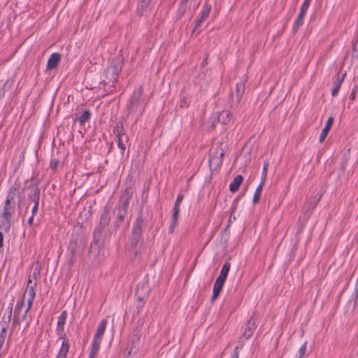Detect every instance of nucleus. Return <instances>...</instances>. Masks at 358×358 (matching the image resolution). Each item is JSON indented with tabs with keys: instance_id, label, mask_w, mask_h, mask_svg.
<instances>
[{
	"instance_id": "nucleus-53",
	"label": "nucleus",
	"mask_w": 358,
	"mask_h": 358,
	"mask_svg": "<svg viewBox=\"0 0 358 358\" xmlns=\"http://www.w3.org/2000/svg\"><path fill=\"white\" fill-rule=\"evenodd\" d=\"M207 64V58H206L201 63V67H204Z\"/></svg>"
},
{
	"instance_id": "nucleus-14",
	"label": "nucleus",
	"mask_w": 358,
	"mask_h": 358,
	"mask_svg": "<svg viewBox=\"0 0 358 358\" xmlns=\"http://www.w3.org/2000/svg\"><path fill=\"white\" fill-rule=\"evenodd\" d=\"M61 59V55L59 53L55 52L50 55L48 60L47 64V70H52L53 69H55L59 61Z\"/></svg>"
},
{
	"instance_id": "nucleus-48",
	"label": "nucleus",
	"mask_w": 358,
	"mask_h": 358,
	"mask_svg": "<svg viewBox=\"0 0 358 358\" xmlns=\"http://www.w3.org/2000/svg\"><path fill=\"white\" fill-rule=\"evenodd\" d=\"M99 350H96L95 351L94 350V348H92L91 349V352H90V358H95L96 355V353L98 352Z\"/></svg>"
},
{
	"instance_id": "nucleus-21",
	"label": "nucleus",
	"mask_w": 358,
	"mask_h": 358,
	"mask_svg": "<svg viewBox=\"0 0 358 358\" xmlns=\"http://www.w3.org/2000/svg\"><path fill=\"white\" fill-rule=\"evenodd\" d=\"M231 113L229 110H223L217 117V122L223 124H228L231 119Z\"/></svg>"
},
{
	"instance_id": "nucleus-39",
	"label": "nucleus",
	"mask_w": 358,
	"mask_h": 358,
	"mask_svg": "<svg viewBox=\"0 0 358 358\" xmlns=\"http://www.w3.org/2000/svg\"><path fill=\"white\" fill-rule=\"evenodd\" d=\"M311 1L312 0H305L301 6L300 10L306 13Z\"/></svg>"
},
{
	"instance_id": "nucleus-4",
	"label": "nucleus",
	"mask_w": 358,
	"mask_h": 358,
	"mask_svg": "<svg viewBox=\"0 0 358 358\" xmlns=\"http://www.w3.org/2000/svg\"><path fill=\"white\" fill-rule=\"evenodd\" d=\"M145 227V220L143 218L142 215H140L133 225L130 238L131 243L135 248H136L138 245L141 246L142 245V232Z\"/></svg>"
},
{
	"instance_id": "nucleus-31",
	"label": "nucleus",
	"mask_w": 358,
	"mask_h": 358,
	"mask_svg": "<svg viewBox=\"0 0 358 358\" xmlns=\"http://www.w3.org/2000/svg\"><path fill=\"white\" fill-rule=\"evenodd\" d=\"M321 196L322 194H319L317 198L316 196L315 198H310V201H308L309 205L308 206V209L310 210H313L320 200Z\"/></svg>"
},
{
	"instance_id": "nucleus-35",
	"label": "nucleus",
	"mask_w": 358,
	"mask_h": 358,
	"mask_svg": "<svg viewBox=\"0 0 358 358\" xmlns=\"http://www.w3.org/2000/svg\"><path fill=\"white\" fill-rule=\"evenodd\" d=\"M66 313L64 311L59 316L57 322V328L62 327L65 323Z\"/></svg>"
},
{
	"instance_id": "nucleus-54",
	"label": "nucleus",
	"mask_w": 358,
	"mask_h": 358,
	"mask_svg": "<svg viewBox=\"0 0 358 358\" xmlns=\"http://www.w3.org/2000/svg\"><path fill=\"white\" fill-rule=\"evenodd\" d=\"M33 218H34V215H31V217H29V220H28V224L31 225L32 224V222H33Z\"/></svg>"
},
{
	"instance_id": "nucleus-30",
	"label": "nucleus",
	"mask_w": 358,
	"mask_h": 358,
	"mask_svg": "<svg viewBox=\"0 0 358 358\" xmlns=\"http://www.w3.org/2000/svg\"><path fill=\"white\" fill-rule=\"evenodd\" d=\"M32 301H33L27 300V308H24L22 314L20 315V319H19V323L26 320L27 317V313L29 312V310L32 305Z\"/></svg>"
},
{
	"instance_id": "nucleus-3",
	"label": "nucleus",
	"mask_w": 358,
	"mask_h": 358,
	"mask_svg": "<svg viewBox=\"0 0 358 358\" xmlns=\"http://www.w3.org/2000/svg\"><path fill=\"white\" fill-rule=\"evenodd\" d=\"M143 90L142 87L134 90L127 106V115L139 112L141 114L144 110V106L141 100Z\"/></svg>"
},
{
	"instance_id": "nucleus-29",
	"label": "nucleus",
	"mask_w": 358,
	"mask_h": 358,
	"mask_svg": "<svg viewBox=\"0 0 358 358\" xmlns=\"http://www.w3.org/2000/svg\"><path fill=\"white\" fill-rule=\"evenodd\" d=\"M268 166H269V162L268 160L264 161L262 177H261V182H260L261 184L264 185V182H265V180L266 179V176H267V171H268Z\"/></svg>"
},
{
	"instance_id": "nucleus-25",
	"label": "nucleus",
	"mask_w": 358,
	"mask_h": 358,
	"mask_svg": "<svg viewBox=\"0 0 358 358\" xmlns=\"http://www.w3.org/2000/svg\"><path fill=\"white\" fill-rule=\"evenodd\" d=\"M69 349L68 341L64 340L56 358H65Z\"/></svg>"
},
{
	"instance_id": "nucleus-24",
	"label": "nucleus",
	"mask_w": 358,
	"mask_h": 358,
	"mask_svg": "<svg viewBox=\"0 0 358 358\" xmlns=\"http://www.w3.org/2000/svg\"><path fill=\"white\" fill-rule=\"evenodd\" d=\"M150 288L149 287V285H148V282L145 281L141 284L138 285V286L136 287V292L142 294L143 295H148V294L150 293Z\"/></svg>"
},
{
	"instance_id": "nucleus-59",
	"label": "nucleus",
	"mask_w": 358,
	"mask_h": 358,
	"mask_svg": "<svg viewBox=\"0 0 358 358\" xmlns=\"http://www.w3.org/2000/svg\"><path fill=\"white\" fill-rule=\"evenodd\" d=\"M185 1H187V0H184Z\"/></svg>"
},
{
	"instance_id": "nucleus-5",
	"label": "nucleus",
	"mask_w": 358,
	"mask_h": 358,
	"mask_svg": "<svg viewBox=\"0 0 358 358\" xmlns=\"http://www.w3.org/2000/svg\"><path fill=\"white\" fill-rule=\"evenodd\" d=\"M16 189L13 188L10 190L5 201L3 210L1 215L2 218L6 221L7 228L9 227L10 221L12 215L15 213V203L14 201L15 192Z\"/></svg>"
},
{
	"instance_id": "nucleus-10",
	"label": "nucleus",
	"mask_w": 358,
	"mask_h": 358,
	"mask_svg": "<svg viewBox=\"0 0 358 358\" xmlns=\"http://www.w3.org/2000/svg\"><path fill=\"white\" fill-rule=\"evenodd\" d=\"M246 81H247V78H246V77H245L244 79L243 80V81H241V83H238L236 84L235 101H234V94H231V100H232V103L230 105L231 109H232L234 106L236 107L238 105V103L241 99L242 94L244 92L245 83Z\"/></svg>"
},
{
	"instance_id": "nucleus-37",
	"label": "nucleus",
	"mask_w": 358,
	"mask_h": 358,
	"mask_svg": "<svg viewBox=\"0 0 358 358\" xmlns=\"http://www.w3.org/2000/svg\"><path fill=\"white\" fill-rule=\"evenodd\" d=\"M10 320H11V317H10V313H8V315H6V314H3V317H2V322H3L2 327H6V328L8 324L10 322Z\"/></svg>"
},
{
	"instance_id": "nucleus-2",
	"label": "nucleus",
	"mask_w": 358,
	"mask_h": 358,
	"mask_svg": "<svg viewBox=\"0 0 358 358\" xmlns=\"http://www.w3.org/2000/svg\"><path fill=\"white\" fill-rule=\"evenodd\" d=\"M123 57L122 55H118L115 57L110 65L104 70L103 76L105 79L103 83L106 84L113 85L117 80L119 73L121 71L122 68Z\"/></svg>"
},
{
	"instance_id": "nucleus-27",
	"label": "nucleus",
	"mask_w": 358,
	"mask_h": 358,
	"mask_svg": "<svg viewBox=\"0 0 358 358\" xmlns=\"http://www.w3.org/2000/svg\"><path fill=\"white\" fill-rule=\"evenodd\" d=\"M149 3L150 2L147 0H141L137 8V12L139 15H143L144 10H146Z\"/></svg>"
},
{
	"instance_id": "nucleus-56",
	"label": "nucleus",
	"mask_w": 358,
	"mask_h": 358,
	"mask_svg": "<svg viewBox=\"0 0 358 358\" xmlns=\"http://www.w3.org/2000/svg\"><path fill=\"white\" fill-rule=\"evenodd\" d=\"M136 344H130V345H128V347L129 348V350L131 349V346H135Z\"/></svg>"
},
{
	"instance_id": "nucleus-7",
	"label": "nucleus",
	"mask_w": 358,
	"mask_h": 358,
	"mask_svg": "<svg viewBox=\"0 0 358 358\" xmlns=\"http://www.w3.org/2000/svg\"><path fill=\"white\" fill-rule=\"evenodd\" d=\"M110 217L107 211H104L100 219L99 226L95 229L94 234V242L98 243L99 241H104L108 238L107 231L105 227L108 225Z\"/></svg>"
},
{
	"instance_id": "nucleus-42",
	"label": "nucleus",
	"mask_w": 358,
	"mask_h": 358,
	"mask_svg": "<svg viewBox=\"0 0 358 358\" xmlns=\"http://www.w3.org/2000/svg\"><path fill=\"white\" fill-rule=\"evenodd\" d=\"M356 92H357V87H355L352 90V92L349 96V99L351 100V101H353L355 99V96H356Z\"/></svg>"
},
{
	"instance_id": "nucleus-57",
	"label": "nucleus",
	"mask_w": 358,
	"mask_h": 358,
	"mask_svg": "<svg viewBox=\"0 0 358 358\" xmlns=\"http://www.w3.org/2000/svg\"><path fill=\"white\" fill-rule=\"evenodd\" d=\"M236 220V217H233V218L231 217V220Z\"/></svg>"
},
{
	"instance_id": "nucleus-28",
	"label": "nucleus",
	"mask_w": 358,
	"mask_h": 358,
	"mask_svg": "<svg viewBox=\"0 0 358 358\" xmlns=\"http://www.w3.org/2000/svg\"><path fill=\"white\" fill-rule=\"evenodd\" d=\"M91 117V113L90 110H85L81 115L78 117L79 122L83 124L85 122L89 121Z\"/></svg>"
},
{
	"instance_id": "nucleus-26",
	"label": "nucleus",
	"mask_w": 358,
	"mask_h": 358,
	"mask_svg": "<svg viewBox=\"0 0 358 358\" xmlns=\"http://www.w3.org/2000/svg\"><path fill=\"white\" fill-rule=\"evenodd\" d=\"M231 264L229 262H225L222 268L221 272L219 275V277H221L222 278L227 279V275L229 273V271L230 270Z\"/></svg>"
},
{
	"instance_id": "nucleus-12",
	"label": "nucleus",
	"mask_w": 358,
	"mask_h": 358,
	"mask_svg": "<svg viewBox=\"0 0 358 358\" xmlns=\"http://www.w3.org/2000/svg\"><path fill=\"white\" fill-rule=\"evenodd\" d=\"M256 314L254 313L247 322V326L243 334L245 339H248L253 334V330L256 328L255 325Z\"/></svg>"
},
{
	"instance_id": "nucleus-8",
	"label": "nucleus",
	"mask_w": 358,
	"mask_h": 358,
	"mask_svg": "<svg viewBox=\"0 0 358 358\" xmlns=\"http://www.w3.org/2000/svg\"><path fill=\"white\" fill-rule=\"evenodd\" d=\"M107 325V321L106 320H102L101 322L99 323L96 332L94 337V341L92 345V348H94V350H99L100 345L101 343V340L103 338V336L104 334Z\"/></svg>"
},
{
	"instance_id": "nucleus-9",
	"label": "nucleus",
	"mask_w": 358,
	"mask_h": 358,
	"mask_svg": "<svg viewBox=\"0 0 358 358\" xmlns=\"http://www.w3.org/2000/svg\"><path fill=\"white\" fill-rule=\"evenodd\" d=\"M140 336L141 333L138 330L134 331L133 334H131L128 338V345L130 344H136L135 346H131V349L128 352V355L131 353H136L140 348L141 342H140Z\"/></svg>"
},
{
	"instance_id": "nucleus-13",
	"label": "nucleus",
	"mask_w": 358,
	"mask_h": 358,
	"mask_svg": "<svg viewBox=\"0 0 358 358\" xmlns=\"http://www.w3.org/2000/svg\"><path fill=\"white\" fill-rule=\"evenodd\" d=\"M224 156V152H222L219 154V156L217 155H210V159H209V166L210 170H216L218 169L222 163V157Z\"/></svg>"
},
{
	"instance_id": "nucleus-11",
	"label": "nucleus",
	"mask_w": 358,
	"mask_h": 358,
	"mask_svg": "<svg viewBox=\"0 0 358 358\" xmlns=\"http://www.w3.org/2000/svg\"><path fill=\"white\" fill-rule=\"evenodd\" d=\"M225 281H226V279H224V278H222L221 277H219V276L217 278L215 282L213 285V296L211 297L212 301H215L217 299V298L219 296V295L223 288Z\"/></svg>"
},
{
	"instance_id": "nucleus-1",
	"label": "nucleus",
	"mask_w": 358,
	"mask_h": 358,
	"mask_svg": "<svg viewBox=\"0 0 358 358\" xmlns=\"http://www.w3.org/2000/svg\"><path fill=\"white\" fill-rule=\"evenodd\" d=\"M129 197L122 196L115 208L113 213L115 216V220L113 222L110 233H116L124 222L125 215L127 214L129 207Z\"/></svg>"
},
{
	"instance_id": "nucleus-23",
	"label": "nucleus",
	"mask_w": 358,
	"mask_h": 358,
	"mask_svg": "<svg viewBox=\"0 0 358 358\" xmlns=\"http://www.w3.org/2000/svg\"><path fill=\"white\" fill-rule=\"evenodd\" d=\"M24 308V301L18 303L15 308L14 316H13V324H19V319Z\"/></svg>"
},
{
	"instance_id": "nucleus-52",
	"label": "nucleus",
	"mask_w": 358,
	"mask_h": 358,
	"mask_svg": "<svg viewBox=\"0 0 358 358\" xmlns=\"http://www.w3.org/2000/svg\"><path fill=\"white\" fill-rule=\"evenodd\" d=\"M3 234L0 232V248L3 247Z\"/></svg>"
},
{
	"instance_id": "nucleus-47",
	"label": "nucleus",
	"mask_w": 358,
	"mask_h": 358,
	"mask_svg": "<svg viewBox=\"0 0 358 358\" xmlns=\"http://www.w3.org/2000/svg\"><path fill=\"white\" fill-rule=\"evenodd\" d=\"M136 294L137 296L138 301L140 302H142L144 300V299L146 296H148V295H143L142 294H139V293H136Z\"/></svg>"
},
{
	"instance_id": "nucleus-22",
	"label": "nucleus",
	"mask_w": 358,
	"mask_h": 358,
	"mask_svg": "<svg viewBox=\"0 0 358 358\" xmlns=\"http://www.w3.org/2000/svg\"><path fill=\"white\" fill-rule=\"evenodd\" d=\"M306 13V12L300 10L299 14L293 24L292 30L294 32H296L299 28L303 24V17Z\"/></svg>"
},
{
	"instance_id": "nucleus-15",
	"label": "nucleus",
	"mask_w": 358,
	"mask_h": 358,
	"mask_svg": "<svg viewBox=\"0 0 358 358\" xmlns=\"http://www.w3.org/2000/svg\"><path fill=\"white\" fill-rule=\"evenodd\" d=\"M345 76H346L345 72L343 73H338L337 74L336 80H335V83H334V87L333 90H331V95L333 96H335L338 94L339 89L341 87V85L342 83L343 82Z\"/></svg>"
},
{
	"instance_id": "nucleus-36",
	"label": "nucleus",
	"mask_w": 358,
	"mask_h": 358,
	"mask_svg": "<svg viewBox=\"0 0 358 358\" xmlns=\"http://www.w3.org/2000/svg\"><path fill=\"white\" fill-rule=\"evenodd\" d=\"M6 339V327H2L0 334V349L3 347Z\"/></svg>"
},
{
	"instance_id": "nucleus-51",
	"label": "nucleus",
	"mask_w": 358,
	"mask_h": 358,
	"mask_svg": "<svg viewBox=\"0 0 358 358\" xmlns=\"http://www.w3.org/2000/svg\"><path fill=\"white\" fill-rule=\"evenodd\" d=\"M57 164H58V161L52 160V161H51V163H50V167L52 169H55L57 167Z\"/></svg>"
},
{
	"instance_id": "nucleus-34",
	"label": "nucleus",
	"mask_w": 358,
	"mask_h": 358,
	"mask_svg": "<svg viewBox=\"0 0 358 358\" xmlns=\"http://www.w3.org/2000/svg\"><path fill=\"white\" fill-rule=\"evenodd\" d=\"M211 10V6L206 4L203 10L201 11V15L202 16V18H207V17L209 15L210 11Z\"/></svg>"
},
{
	"instance_id": "nucleus-32",
	"label": "nucleus",
	"mask_w": 358,
	"mask_h": 358,
	"mask_svg": "<svg viewBox=\"0 0 358 358\" xmlns=\"http://www.w3.org/2000/svg\"><path fill=\"white\" fill-rule=\"evenodd\" d=\"M124 127L122 122H118L115 128L114 133L116 134L117 138L122 137L124 134Z\"/></svg>"
},
{
	"instance_id": "nucleus-49",
	"label": "nucleus",
	"mask_w": 358,
	"mask_h": 358,
	"mask_svg": "<svg viewBox=\"0 0 358 358\" xmlns=\"http://www.w3.org/2000/svg\"><path fill=\"white\" fill-rule=\"evenodd\" d=\"M176 223H177V221L174 222V220L173 219L172 224H171V226L169 227V232H171V233L173 232L175 227L176 225Z\"/></svg>"
},
{
	"instance_id": "nucleus-58",
	"label": "nucleus",
	"mask_w": 358,
	"mask_h": 358,
	"mask_svg": "<svg viewBox=\"0 0 358 358\" xmlns=\"http://www.w3.org/2000/svg\"><path fill=\"white\" fill-rule=\"evenodd\" d=\"M236 220V217H233V218L231 217V220Z\"/></svg>"
},
{
	"instance_id": "nucleus-41",
	"label": "nucleus",
	"mask_w": 358,
	"mask_h": 358,
	"mask_svg": "<svg viewBox=\"0 0 358 358\" xmlns=\"http://www.w3.org/2000/svg\"><path fill=\"white\" fill-rule=\"evenodd\" d=\"M205 19L206 18H202V16L201 15V17L196 21V24L192 31L193 32H194L196 31V29L203 23V22Z\"/></svg>"
},
{
	"instance_id": "nucleus-44",
	"label": "nucleus",
	"mask_w": 358,
	"mask_h": 358,
	"mask_svg": "<svg viewBox=\"0 0 358 358\" xmlns=\"http://www.w3.org/2000/svg\"><path fill=\"white\" fill-rule=\"evenodd\" d=\"M40 274V268L39 267H36L34 270V272H33V278H34V280H36V278L37 276H38Z\"/></svg>"
},
{
	"instance_id": "nucleus-46",
	"label": "nucleus",
	"mask_w": 358,
	"mask_h": 358,
	"mask_svg": "<svg viewBox=\"0 0 358 358\" xmlns=\"http://www.w3.org/2000/svg\"><path fill=\"white\" fill-rule=\"evenodd\" d=\"M12 310H13V304L10 303L9 305V306L7 307V308L6 309L4 314H6V315H8V313H10V317H12Z\"/></svg>"
},
{
	"instance_id": "nucleus-38",
	"label": "nucleus",
	"mask_w": 358,
	"mask_h": 358,
	"mask_svg": "<svg viewBox=\"0 0 358 358\" xmlns=\"http://www.w3.org/2000/svg\"><path fill=\"white\" fill-rule=\"evenodd\" d=\"M306 344L307 342H305L299 348V358H301L305 355L306 350Z\"/></svg>"
},
{
	"instance_id": "nucleus-50",
	"label": "nucleus",
	"mask_w": 358,
	"mask_h": 358,
	"mask_svg": "<svg viewBox=\"0 0 358 358\" xmlns=\"http://www.w3.org/2000/svg\"><path fill=\"white\" fill-rule=\"evenodd\" d=\"M238 346H236L234 349V353L231 355V358H238Z\"/></svg>"
},
{
	"instance_id": "nucleus-19",
	"label": "nucleus",
	"mask_w": 358,
	"mask_h": 358,
	"mask_svg": "<svg viewBox=\"0 0 358 358\" xmlns=\"http://www.w3.org/2000/svg\"><path fill=\"white\" fill-rule=\"evenodd\" d=\"M333 122H334V117H329L327 120V122L326 123L324 128L323 129L322 133L320 134V143L324 141V140L327 137V136L333 124Z\"/></svg>"
},
{
	"instance_id": "nucleus-18",
	"label": "nucleus",
	"mask_w": 358,
	"mask_h": 358,
	"mask_svg": "<svg viewBox=\"0 0 358 358\" xmlns=\"http://www.w3.org/2000/svg\"><path fill=\"white\" fill-rule=\"evenodd\" d=\"M184 196L182 194H180L178 195L174 208H173V213L172 215V219L174 220V222L178 220L179 212H180V205L183 199Z\"/></svg>"
},
{
	"instance_id": "nucleus-45",
	"label": "nucleus",
	"mask_w": 358,
	"mask_h": 358,
	"mask_svg": "<svg viewBox=\"0 0 358 358\" xmlns=\"http://www.w3.org/2000/svg\"><path fill=\"white\" fill-rule=\"evenodd\" d=\"M117 145H118V147H119L121 150H125V147H124V143H122V141L121 137L117 138Z\"/></svg>"
},
{
	"instance_id": "nucleus-43",
	"label": "nucleus",
	"mask_w": 358,
	"mask_h": 358,
	"mask_svg": "<svg viewBox=\"0 0 358 358\" xmlns=\"http://www.w3.org/2000/svg\"><path fill=\"white\" fill-rule=\"evenodd\" d=\"M34 203V206L31 208V214H32V215L34 216V215L38 211V207L39 202H36V203Z\"/></svg>"
},
{
	"instance_id": "nucleus-16",
	"label": "nucleus",
	"mask_w": 358,
	"mask_h": 358,
	"mask_svg": "<svg viewBox=\"0 0 358 358\" xmlns=\"http://www.w3.org/2000/svg\"><path fill=\"white\" fill-rule=\"evenodd\" d=\"M36 281H33L31 279H29L27 282V287L25 291V294H27L28 300L33 301L35 296L34 287L36 285Z\"/></svg>"
},
{
	"instance_id": "nucleus-17",
	"label": "nucleus",
	"mask_w": 358,
	"mask_h": 358,
	"mask_svg": "<svg viewBox=\"0 0 358 358\" xmlns=\"http://www.w3.org/2000/svg\"><path fill=\"white\" fill-rule=\"evenodd\" d=\"M29 194L28 195V199L34 203L39 202L40 199V189L37 186H31L29 187Z\"/></svg>"
},
{
	"instance_id": "nucleus-20",
	"label": "nucleus",
	"mask_w": 358,
	"mask_h": 358,
	"mask_svg": "<svg viewBox=\"0 0 358 358\" xmlns=\"http://www.w3.org/2000/svg\"><path fill=\"white\" fill-rule=\"evenodd\" d=\"M243 178L241 175L235 176L233 181L229 185V190L231 192H235L239 188L241 184L243 182Z\"/></svg>"
},
{
	"instance_id": "nucleus-33",
	"label": "nucleus",
	"mask_w": 358,
	"mask_h": 358,
	"mask_svg": "<svg viewBox=\"0 0 358 358\" xmlns=\"http://www.w3.org/2000/svg\"><path fill=\"white\" fill-rule=\"evenodd\" d=\"M264 185L259 183V186L257 187L255 192L253 196V203H256L259 201L261 192L262 190Z\"/></svg>"
},
{
	"instance_id": "nucleus-55",
	"label": "nucleus",
	"mask_w": 358,
	"mask_h": 358,
	"mask_svg": "<svg viewBox=\"0 0 358 358\" xmlns=\"http://www.w3.org/2000/svg\"><path fill=\"white\" fill-rule=\"evenodd\" d=\"M231 217H232V215H231L230 218H229V223H228V224H227V228H228V227H229V223L231 222Z\"/></svg>"
},
{
	"instance_id": "nucleus-40",
	"label": "nucleus",
	"mask_w": 358,
	"mask_h": 358,
	"mask_svg": "<svg viewBox=\"0 0 358 358\" xmlns=\"http://www.w3.org/2000/svg\"><path fill=\"white\" fill-rule=\"evenodd\" d=\"M205 19L206 18H202V16L201 15V17L196 21V24L192 31L193 32H194L196 31V29L203 23V22Z\"/></svg>"
},
{
	"instance_id": "nucleus-6",
	"label": "nucleus",
	"mask_w": 358,
	"mask_h": 358,
	"mask_svg": "<svg viewBox=\"0 0 358 358\" xmlns=\"http://www.w3.org/2000/svg\"><path fill=\"white\" fill-rule=\"evenodd\" d=\"M85 241L83 236H74L71 238L69 250L71 252V257L69 259V263L73 264L74 259L73 258L76 256L80 255L84 250Z\"/></svg>"
}]
</instances>
